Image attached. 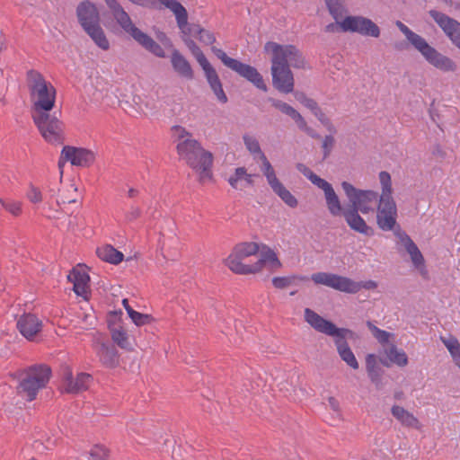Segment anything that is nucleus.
Wrapping results in <instances>:
<instances>
[{"instance_id":"nucleus-1","label":"nucleus","mask_w":460,"mask_h":460,"mask_svg":"<svg viewBox=\"0 0 460 460\" xmlns=\"http://www.w3.org/2000/svg\"><path fill=\"white\" fill-rule=\"evenodd\" d=\"M26 81L32 103V119L41 137L49 144H63L65 125L60 119L61 111H53L56 88L36 70L27 72Z\"/></svg>"},{"instance_id":"nucleus-2","label":"nucleus","mask_w":460,"mask_h":460,"mask_svg":"<svg viewBox=\"0 0 460 460\" xmlns=\"http://www.w3.org/2000/svg\"><path fill=\"white\" fill-rule=\"evenodd\" d=\"M172 137L176 145V151L180 159L200 174V181L212 176L211 167L213 155L205 150L201 144L193 137L191 132L185 128L175 125L172 127Z\"/></svg>"},{"instance_id":"nucleus-3","label":"nucleus","mask_w":460,"mask_h":460,"mask_svg":"<svg viewBox=\"0 0 460 460\" xmlns=\"http://www.w3.org/2000/svg\"><path fill=\"white\" fill-rule=\"evenodd\" d=\"M304 319L317 332L332 337L341 358L351 368H358V362L347 341V339L353 338V331L337 327L332 322L323 318L311 308L304 310Z\"/></svg>"},{"instance_id":"nucleus-4","label":"nucleus","mask_w":460,"mask_h":460,"mask_svg":"<svg viewBox=\"0 0 460 460\" xmlns=\"http://www.w3.org/2000/svg\"><path fill=\"white\" fill-rule=\"evenodd\" d=\"M396 26L403 33L407 40L422 55L429 65L442 72L456 71V63L452 58L443 55L434 47L430 46L422 36L412 31L400 21L396 22Z\"/></svg>"},{"instance_id":"nucleus-5","label":"nucleus","mask_w":460,"mask_h":460,"mask_svg":"<svg viewBox=\"0 0 460 460\" xmlns=\"http://www.w3.org/2000/svg\"><path fill=\"white\" fill-rule=\"evenodd\" d=\"M118 24L129 34L138 44L158 58H164L165 52L162 46L149 35L134 25L128 13L117 0H104Z\"/></svg>"},{"instance_id":"nucleus-6","label":"nucleus","mask_w":460,"mask_h":460,"mask_svg":"<svg viewBox=\"0 0 460 460\" xmlns=\"http://www.w3.org/2000/svg\"><path fill=\"white\" fill-rule=\"evenodd\" d=\"M51 373L46 364H35L23 369L18 374L17 394L30 402L35 400L39 391L48 385Z\"/></svg>"},{"instance_id":"nucleus-7","label":"nucleus","mask_w":460,"mask_h":460,"mask_svg":"<svg viewBox=\"0 0 460 460\" xmlns=\"http://www.w3.org/2000/svg\"><path fill=\"white\" fill-rule=\"evenodd\" d=\"M379 181L382 185V194L379 198V204L376 213V224L383 231L398 230L397 208L392 197V181L387 172L379 173Z\"/></svg>"},{"instance_id":"nucleus-8","label":"nucleus","mask_w":460,"mask_h":460,"mask_svg":"<svg viewBox=\"0 0 460 460\" xmlns=\"http://www.w3.org/2000/svg\"><path fill=\"white\" fill-rule=\"evenodd\" d=\"M311 279L317 285H323L349 294H356L361 288L370 290L377 287L376 282L374 280L356 282L349 278L328 272L314 273L311 276Z\"/></svg>"},{"instance_id":"nucleus-9","label":"nucleus","mask_w":460,"mask_h":460,"mask_svg":"<svg viewBox=\"0 0 460 460\" xmlns=\"http://www.w3.org/2000/svg\"><path fill=\"white\" fill-rule=\"evenodd\" d=\"M212 52L215 56L221 60V62L231 70L237 73L240 76L245 78L248 82L252 83L256 88L267 92L268 87L264 83L262 75L259 71L248 64H244L237 59L230 58L226 53L215 46L211 47Z\"/></svg>"},{"instance_id":"nucleus-10","label":"nucleus","mask_w":460,"mask_h":460,"mask_svg":"<svg viewBox=\"0 0 460 460\" xmlns=\"http://www.w3.org/2000/svg\"><path fill=\"white\" fill-rule=\"evenodd\" d=\"M264 51L271 54V63L288 66L295 68L305 67V58L301 51L294 45H281L274 41H268L264 45Z\"/></svg>"},{"instance_id":"nucleus-11","label":"nucleus","mask_w":460,"mask_h":460,"mask_svg":"<svg viewBox=\"0 0 460 460\" xmlns=\"http://www.w3.org/2000/svg\"><path fill=\"white\" fill-rule=\"evenodd\" d=\"M259 252V245L256 243H242L236 244L231 254L225 260V264L236 274H253L252 264H243L242 261L247 257L256 254Z\"/></svg>"},{"instance_id":"nucleus-12","label":"nucleus","mask_w":460,"mask_h":460,"mask_svg":"<svg viewBox=\"0 0 460 460\" xmlns=\"http://www.w3.org/2000/svg\"><path fill=\"white\" fill-rule=\"evenodd\" d=\"M342 190L349 200V208L367 214L372 210V204L378 199V193L374 190H362L355 188L351 183L343 181Z\"/></svg>"},{"instance_id":"nucleus-13","label":"nucleus","mask_w":460,"mask_h":460,"mask_svg":"<svg viewBox=\"0 0 460 460\" xmlns=\"http://www.w3.org/2000/svg\"><path fill=\"white\" fill-rule=\"evenodd\" d=\"M341 30L344 32H357L363 36L378 38L379 27L370 19L364 16H347L340 23Z\"/></svg>"},{"instance_id":"nucleus-14","label":"nucleus","mask_w":460,"mask_h":460,"mask_svg":"<svg viewBox=\"0 0 460 460\" xmlns=\"http://www.w3.org/2000/svg\"><path fill=\"white\" fill-rule=\"evenodd\" d=\"M429 14L449 39L452 44L460 50V22L437 10H429Z\"/></svg>"},{"instance_id":"nucleus-15","label":"nucleus","mask_w":460,"mask_h":460,"mask_svg":"<svg viewBox=\"0 0 460 460\" xmlns=\"http://www.w3.org/2000/svg\"><path fill=\"white\" fill-rule=\"evenodd\" d=\"M93 349L99 361L108 368H115L119 364V355L113 344L104 341L101 337H96L93 342Z\"/></svg>"},{"instance_id":"nucleus-16","label":"nucleus","mask_w":460,"mask_h":460,"mask_svg":"<svg viewBox=\"0 0 460 460\" xmlns=\"http://www.w3.org/2000/svg\"><path fill=\"white\" fill-rule=\"evenodd\" d=\"M272 84L275 89L283 93H292L294 90V75L288 66L271 63Z\"/></svg>"},{"instance_id":"nucleus-17","label":"nucleus","mask_w":460,"mask_h":460,"mask_svg":"<svg viewBox=\"0 0 460 460\" xmlns=\"http://www.w3.org/2000/svg\"><path fill=\"white\" fill-rule=\"evenodd\" d=\"M271 105L280 111L282 113L289 116L297 125L298 128L306 133L309 137L319 139L321 137L314 129L307 126L306 121L302 115L292 106L280 100L270 98L269 100Z\"/></svg>"},{"instance_id":"nucleus-18","label":"nucleus","mask_w":460,"mask_h":460,"mask_svg":"<svg viewBox=\"0 0 460 460\" xmlns=\"http://www.w3.org/2000/svg\"><path fill=\"white\" fill-rule=\"evenodd\" d=\"M63 157L69 159L72 165L89 167L95 161V154L89 149L65 146L63 147Z\"/></svg>"},{"instance_id":"nucleus-19","label":"nucleus","mask_w":460,"mask_h":460,"mask_svg":"<svg viewBox=\"0 0 460 460\" xmlns=\"http://www.w3.org/2000/svg\"><path fill=\"white\" fill-rule=\"evenodd\" d=\"M394 234L411 256L413 265L417 269L424 268V257L411 238L404 231H402L400 226H398V230L394 232ZM420 273L422 276H426L428 272L425 269H422Z\"/></svg>"},{"instance_id":"nucleus-20","label":"nucleus","mask_w":460,"mask_h":460,"mask_svg":"<svg viewBox=\"0 0 460 460\" xmlns=\"http://www.w3.org/2000/svg\"><path fill=\"white\" fill-rule=\"evenodd\" d=\"M17 329L29 341H33L42 329V322L33 314H23L17 321Z\"/></svg>"},{"instance_id":"nucleus-21","label":"nucleus","mask_w":460,"mask_h":460,"mask_svg":"<svg viewBox=\"0 0 460 460\" xmlns=\"http://www.w3.org/2000/svg\"><path fill=\"white\" fill-rule=\"evenodd\" d=\"M91 381L92 376L90 374L79 373L74 379L69 367H66L64 372L65 391L68 394H79L87 390Z\"/></svg>"},{"instance_id":"nucleus-22","label":"nucleus","mask_w":460,"mask_h":460,"mask_svg":"<svg viewBox=\"0 0 460 460\" xmlns=\"http://www.w3.org/2000/svg\"><path fill=\"white\" fill-rule=\"evenodd\" d=\"M76 16L82 28L100 22V13L96 5L89 0L79 3L76 7Z\"/></svg>"},{"instance_id":"nucleus-23","label":"nucleus","mask_w":460,"mask_h":460,"mask_svg":"<svg viewBox=\"0 0 460 460\" xmlns=\"http://www.w3.org/2000/svg\"><path fill=\"white\" fill-rule=\"evenodd\" d=\"M358 211L359 210L348 207L344 209L341 216H343L350 229L366 236H372L374 234L373 228L367 225L364 218L358 214Z\"/></svg>"},{"instance_id":"nucleus-24","label":"nucleus","mask_w":460,"mask_h":460,"mask_svg":"<svg viewBox=\"0 0 460 460\" xmlns=\"http://www.w3.org/2000/svg\"><path fill=\"white\" fill-rule=\"evenodd\" d=\"M318 188L323 190L324 192L326 206L330 214L333 217L341 216L345 208H342L341 200L332 184L327 181H324L318 186Z\"/></svg>"},{"instance_id":"nucleus-25","label":"nucleus","mask_w":460,"mask_h":460,"mask_svg":"<svg viewBox=\"0 0 460 460\" xmlns=\"http://www.w3.org/2000/svg\"><path fill=\"white\" fill-rule=\"evenodd\" d=\"M391 413L404 428L420 430L422 427L418 418L402 406L394 405Z\"/></svg>"},{"instance_id":"nucleus-26","label":"nucleus","mask_w":460,"mask_h":460,"mask_svg":"<svg viewBox=\"0 0 460 460\" xmlns=\"http://www.w3.org/2000/svg\"><path fill=\"white\" fill-rule=\"evenodd\" d=\"M171 63L173 70L181 77L187 80L194 78V73L190 62L180 53L179 50L174 49L172 52Z\"/></svg>"},{"instance_id":"nucleus-27","label":"nucleus","mask_w":460,"mask_h":460,"mask_svg":"<svg viewBox=\"0 0 460 460\" xmlns=\"http://www.w3.org/2000/svg\"><path fill=\"white\" fill-rule=\"evenodd\" d=\"M67 279L73 283V290L77 296L87 298L88 282L90 277L84 271H80L75 269L68 274Z\"/></svg>"},{"instance_id":"nucleus-28","label":"nucleus","mask_w":460,"mask_h":460,"mask_svg":"<svg viewBox=\"0 0 460 460\" xmlns=\"http://www.w3.org/2000/svg\"><path fill=\"white\" fill-rule=\"evenodd\" d=\"M83 29L100 49L103 50H108L110 49V42L103 29L100 25V22Z\"/></svg>"},{"instance_id":"nucleus-29","label":"nucleus","mask_w":460,"mask_h":460,"mask_svg":"<svg viewBox=\"0 0 460 460\" xmlns=\"http://www.w3.org/2000/svg\"><path fill=\"white\" fill-rule=\"evenodd\" d=\"M97 256L103 261L111 263V264H119L123 261L124 255L121 252L116 250L113 246L110 244L103 245L102 247L97 248L96 251Z\"/></svg>"},{"instance_id":"nucleus-30","label":"nucleus","mask_w":460,"mask_h":460,"mask_svg":"<svg viewBox=\"0 0 460 460\" xmlns=\"http://www.w3.org/2000/svg\"><path fill=\"white\" fill-rule=\"evenodd\" d=\"M198 37L199 40L205 45H212L216 41V37L210 31L201 28L199 24H190L186 27V33Z\"/></svg>"},{"instance_id":"nucleus-31","label":"nucleus","mask_w":460,"mask_h":460,"mask_svg":"<svg viewBox=\"0 0 460 460\" xmlns=\"http://www.w3.org/2000/svg\"><path fill=\"white\" fill-rule=\"evenodd\" d=\"M270 263L273 267H280L281 263L278 259L276 253L270 248H267L266 251L261 252V258L252 264V270H254V273L260 271L265 263Z\"/></svg>"},{"instance_id":"nucleus-32","label":"nucleus","mask_w":460,"mask_h":460,"mask_svg":"<svg viewBox=\"0 0 460 460\" xmlns=\"http://www.w3.org/2000/svg\"><path fill=\"white\" fill-rule=\"evenodd\" d=\"M270 188L288 207L292 208L297 207L298 201L296 198L279 181Z\"/></svg>"},{"instance_id":"nucleus-33","label":"nucleus","mask_w":460,"mask_h":460,"mask_svg":"<svg viewBox=\"0 0 460 460\" xmlns=\"http://www.w3.org/2000/svg\"><path fill=\"white\" fill-rule=\"evenodd\" d=\"M309 279L306 276L292 275L288 277H274L272 284L276 288L284 289L296 283V280L307 281Z\"/></svg>"},{"instance_id":"nucleus-34","label":"nucleus","mask_w":460,"mask_h":460,"mask_svg":"<svg viewBox=\"0 0 460 460\" xmlns=\"http://www.w3.org/2000/svg\"><path fill=\"white\" fill-rule=\"evenodd\" d=\"M366 368L372 382H377L380 378V367L374 354H367L366 357Z\"/></svg>"},{"instance_id":"nucleus-35","label":"nucleus","mask_w":460,"mask_h":460,"mask_svg":"<svg viewBox=\"0 0 460 460\" xmlns=\"http://www.w3.org/2000/svg\"><path fill=\"white\" fill-rule=\"evenodd\" d=\"M386 355L391 362L400 367H404L408 363V358L406 353L402 349H398L394 345H392L386 350Z\"/></svg>"},{"instance_id":"nucleus-36","label":"nucleus","mask_w":460,"mask_h":460,"mask_svg":"<svg viewBox=\"0 0 460 460\" xmlns=\"http://www.w3.org/2000/svg\"><path fill=\"white\" fill-rule=\"evenodd\" d=\"M260 160L262 162V165L261 167V170L264 176L267 179V181L269 185L271 187L276 182H278L279 180L277 178L275 171L267 159L266 155L264 154H261V156L260 157Z\"/></svg>"},{"instance_id":"nucleus-37","label":"nucleus","mask_w":460,"mask_h":460,"mask_svg":"<svg viewBox=\"0 0 460 460\" xmlns=\"http://www.w3.org/2000/svg\"><path fill=\"white\" fill-rule=\"evenodd\" d=\"M243 139L245 147L252 155H257L260 158L261 154H264L261 149L259 141L254 137L245 134L243 136Z\"/></svg>"},{"instance_id":"nucleus-38","label":"nucleus","mask_w":460,"mask_h":460,"mask_svg":"<svg viewBox=\"0 0 460 460\" xmlns=\"http://www.w3.org/2000/svg\"><path fill=\"white\" fill-rule=\"evenodd\" d=\"M111 339L121 349H128L130 348L128 334L125 331L114 329L111 331Z\"/></svg>"},{"instance_id":"nucleus-39","label":"nucleus","mask_w":460,"mask_h":460,"mask_svg":"<svg viewBox=\"0 0 460 460\" xmlns=\"http://www.w3.org/2000/svg\"><path fill=\"white\" fill-rule=\"evenodd\" d=\"M199 66L202 67L209 85L220 81L216 69L211 66L208 59L199 63Z\"/></svg>"},{"instance_id":"nucleus-40","label":"nucleus","mask_w":460,"mask_h":460,"mask_svg":"<svg viewBox=\"0 0 460 460\" xmlns=\"http://www.w3.org/2000/svg\"><path fill=\"white\" fill-rule=\"evenodd\" d=\"M330 14L335 21L342 17L344 8L341 0H325Z\"/></svg>"},{"instance_id":"nucleus-41","label":"nucleus","mask_w":460,"mask_h":460,"mask_svg":"<svg viewBox=\"0 0 460 460\" xmlns=\"http://www.w3.org/2000/svg\"><path fill=\"white\" fill-rule=\"evenodd\" d=\"M90 460H109L110 451L102 445L93 446L90 452Z\"/></svg>"},{"instance_id":"nucleus-42","label":"nucleus","mask_w":460,"mask_h":460,"mask_svg":"<svg viewBox=\"0 0 460 460\" xmlns=\"http://www.w3.org/2000/svg\"><path fill=\"white\" fill-rule=\"evenodd\" d=\"M296 169L305 176L313 184L317 187L325 180L316 175L311 169L305 166L304 164H297Z\"/></svg>"},{"instance_id":"nucleus-43","label":"nucleus","mask_w":460,"mask_h":460,"mask_svg":"<svg viewBox=\"0 0 460 460\" xmlns=\"http://www.w3.org/2000/svg\"><path fill=\"white\" fill-rule=\"evenodd\" d=\"M132 322L137 326H143L149 324L154 321V318L150 314H142L135 310H130L129 315Z\"/></svg>"},{"instance_id":"nucleus-44","label":"nucleus","mask_w":460,"mask_h":460,"mask_svg":"<svg viewBox=\"0 0 460 460\" xmlns=\"http://www.w3.org/2000/svg\"><path fill=\"white\" fill-rule=\"evenodd\" d=\"M367 326L372 332L373 336L380 342L386 343L389 341L390 333L386 331L381 330L376 327L372 322L367 321Z\"/></svg>"},{"instance_id":"nucleus-45","label":"nucleus","mask_w":460,"mask_h":460,"mask_svg":"<svg viewBox=\"0 0 460 460\" xmlns=\"http://www.w3.org/2000/svg\"><path fill=\"white\" fill-rule=\"evenodd\" d=\"M76 197H77V189L75 187L74 184H71L69 188L64 191L59 199L57 200L58 204H66V203H75L76 202Z\"/></svg>"},{"instance_id":"nucleus-46","label":"nucleus","mask_w":460,"mask_h":460,"mask_svg":"<svg viewBox=\"0 0 460 460\" xmlns=\"http://www.w3.org/2000/svg\"><path fill=\"white\" fill-rule=\"evenodd\" d=\"M143 210L142 208L136 205L132 204L124 213V218L127 223H132L142 217Z\"/></svg>"},{"instance_id":"nucleus-47","label":"nucleus","mask_w":460,"mask_h":460,"mask_svg":"<svg viewBox=\"0 0 460 460\" xmlns=\"http://www.w3.org/2000/svg\"><path fill=\"white\" fill-rule=\"evenodd\" d=\"M0 203L4 209L15 217L19 216L22 212V203L19 201L1 199Z\"/></svg>"},{"instance_id":"nucleus-48","label":"nucleus","mask_w":460,"mask_h":460,"mask_svg":"<svg viewBox=\"0 0 460 460\" xmlns=\"http://www.w3.org/2000/svg\"><path fill=\"white\" fill-rule=\"evenodd\" d=\"M441 341L446 346V348L448 349L451 357H453L456 354L460 352V343L456 338H455L453 336H451L449 338L441 337Z\"/></svg>"},{"instance_id":"nucleus-49","label":"nucleus","mask_w":460,"mask_h":460,"mask_svg":"<svg viewBox=\"0 0 460 460\" xmlns=\"http://www.w3.org/2000/svg\"><path fill=\"white\" fill-rule=\"evenodd\" d=\"M184 42L189 48V49L191 51L193 56L196 58L199 64L207 59V58L205 57V55L203 54V52L201 51L199 47L195 43L194 40L190 39H186L184 40Z\"/></svg>"},{"instance_id":"nucleus-50","label":"nucleus","mask_w":460,"mask_h":460,"mask_svg":"<svg viewBox=\"0 0 460 460\" xmlns=\"http://www.w3.org/2000/svg\"><path fill=\"white\" fill-rule=\"evenodd\" d=\"M244 176H246V169L244 167H238L228 179V182L233 188L238 189V182L243 181Z\"/></svg>"},{"instance_id":"nucleus-51","label":"nucleus","mask_w":460,"mask_h":460,"mask_svg":"<svg viewBox=\"0 0 460 460\" xmlns=\"http://www.w3.org/2000/svg\"><path fill=\"white\" fill-rule=\"evenodd\" d=\"M295 98L304 106L308 108L311 111L315 109V107L318 105V103L309 97H307L304 93L302 92H296L295 93Z\"/></svg>"},{"instance_id":"nucleus-52","label":"nucleus","mask_w":460,"mask_h":460,"mask_svg":"<svg viewBox=\"0 0 460 460\" xmlns=\"http://www.w3.org/2000/svg\"><path fill=\"white\" fill-rule=\"evenodd\" d=\"M313 114L319 119V121L327 127V128L330 131H332L334 129L331 120L329 118L325 115V113L322 111V109L317 105L315 109L312 111Z\"/></svg>"},{"instance_id":"nucleus-53","label":"nucleus","mask_w":460,"mask_h":460,"mask_svg":"<svg viewBox=\"0 0 460 460\" xmlns=\"http://www.w3.org/2000/svg\"><path fill=\"white\" fill-rule=\"evenodd\" d=\"M334 143H335V140L332 136H331V135L325 136V137L323 140V145H322V147L323 149V159H326L330 155V154L334 146Z\"/></svg>"},{"instance_id":"nucleus-54","label":"nucleus","mask_w":460,"mask_h":460,"mask_svg":"<svg viewBox=\"0 0 460 460\" xmlns=\"http://www.w3.org/2000/svg\"><path fill=\"white\" fill-rule=\"evenodd\" d=\"M27 198L32 203H40L42 201V194L39 188L34 185H30V190L27 193Z\"/></svg>"},{"instance_id":"nucleus-55","label":"nucleus","mask_w":460,"mask_h":460,"mask_svg":"<svg viewBox=\"0 0 460 460\" xmlns=\"http://www.w3.org/2000/svg\"><path fill=\"white\" fill-rule=\"evenodd\" d=\"M212 91L214 92L215 95L217 96V100L222 102L226 103L227 102V96L225 93L221 82H217L212 85H210Z\"/></svg>"},{"instance_id":"nucleus-56","label":"nucleus","mask_w":460,"mask_h":460,"mask_svg":"<svg viewBox=\"0 0 460 460\" xmlns=\"http://www.w3.org/2000/svg\"><path fill=\"white\" fill-rule=\"evenodd\" d=\"M328 402H329L330 408L334 412H336L339 416H341V406H340L339 401L335 397L330 396V397H328Z\"/></svg>"},{"instance_id":"nucleus-57","label":"nucleus","mask_w":460,"mask_h":460,"mask_svg":"<svg viewBox=\"0 0 460 460\" xmlns=\"http://www.w3.org/2000/svg\"><path fill=\"white\" fill-rule=\"evenodd\" d=\"M67 161H69V159H66V157H63V150H62L60 157H59V160H58V169H59V172H60V179H62V177H63V167H64L65 164Z\"/></svg>"},{"instance_id":"nucleus-58","label":"nucleus","mask_w":460,"mask_h":460,"mask_svg":"<svg viewBox=\"0 0 460 460\" xmlns=\"http://www.w3.org/2000/svg\"><path fill=\"white\" fill-rule=\"evenodd\" d=\"M340 22H339V20H338V21H336V23H330V24L326 25L325 31H327V32H335V31H337L338 28H341L340 24H339Z\"/></svg>"},{"instance_id":"nucleus-59","label":"nucleus","mask_w":460,"mask_h":460,"mask_svg":"<svg viewBox=\"0 0 460 460\" xmlns=\"http://www.w3.org/2000/svg\"><path fill=\"white\" fill-rule=\"evenodd\" d=\"M139 193H140L139 190L135 189V188H130L128 190L127 196L129 199H136L138 197Z\"/></svg>"},{"instance_id":"nucleus-60","label":"nucleus","mask_w":460,"mask_h":460,"mask_svg":"<svg viewBox=\"0 0 460 460\" xmlns=\"http://www.w3.org/2000/svg\"><path fill=\"white\" fill-rule=\"evenodd\" d=\"M253 174H249L246 172V176H244L243 181L246 182L248 186L253 185Z\"/></svg>"},{"instance_id":"nucleus-61","label":"nucleus","mask_w":460,"mask_h":460,"mask_svg":"<svg viewBox=\"0 0 460 460\" xmlns=\"http://www.w3.org/2000/svg\"><path fill=\"white\" fill-rule=\"evenodd\" d=\"M122 305H123L125 310L127 311L128 314L129 315L130 310H134V309L129 305L128 300L127 298H124L122 300Z\"/></svg>"},{"instance_id":"nucleus-62","label":"nucleus","mask_w":460,"mask_h":460,"mask_svg":"<svg viewBox=\"0 0 460 460\" xmlns=\"http://www.w3.org/2000/svg\"><path fill=\"white\" fill-rule=\"evenodd\" d=\"M433 154L440 157L445 156V152L438 146L434 149Z\"/></svg>"},{"instance_id":"nucleus-63","label":"nucleus","mask_w":460,"mask_h":460,"mask_svg":"<svg viewBox=\"0 0 460 460\" xmlns=\"http://www.w3.org/2000/svg\"><path fill=\"white\" fill-rule=\"evenodd\" d=\"M394 396L395 399L401 400V399L403 398L404 394H403L402 391H397V392L394 393Z\"/></svg>"},{"instance_id":"nucleus-64","label":"nucleus","mask_w":460,"mask_h":460,"mask_svg":"<svg viewBox=\"0 0 460 460\" xmlns=\"http://www.w3.org/2000/svg\"><path fill=\"white\" fill-rule=\"evenodd\" d=\"M456 365L460 367V352L452 357Z\"/></svg>"}]
</instances>
